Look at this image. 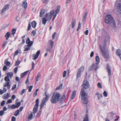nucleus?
<instances>
[{
  "mask_svg": "<svg viewBox=\"0 0 121 121\" xmlns=\"http://www.w3.org/2000/svg\"><path fill=\"white\" fill-rule=\"evenodd\" d=\"M94 68L93 66L92 65L90 66L89 68L88 69V71H91L92 69Z\"/></svg>",
  "mask_w": 121,
  "mask_h": 121,
  "instance_id": "nucleus-49",
  "label": "nucleus"
},
{
  "mask_svg": "<svg viewBox=\"0 0 121 121\" xmlns=\"http://www.w3.org/2000/svg\"><path fill=\"white\" fill-rule=\"evenodd\" d=\"M102 97L103 95L102 94H100L98 97V99L99 101L100 102H102V101L101 99V98H102Z\"/></svg>",
  "mask_w": 121,
  "mask_h": 121,
  "instance_id": "nucleus-30",
  "label": "nucleus"
},
{
  "mask_svg": "<svg viewBox=\"0 0 121 121\" xmlns=\"http://www.w3.org/2000/svg\"><path fill=\"white\" fill-rule=\"evenodd\" d=\"M16 31V29L14 28H13L12 30V34L14 35V34H15Z\"/></svg>",
  "mask_w": 121,
  "mask_h": 121,
  "instance_id": "nucleus-45",
  "label": "nucleus"
},
{
  "mask_svg": "<svg viewBox=\"0 0 121 121\" xmlns=\"http://www.w3.org/2000/svg\"><path fill=\"white\" fill-rule=\"evenodd\" d=\"M5 82V84H4V87H5L8 85H9L10 84H9V82Z\"/></svg>",
  "mask_w": 121,
  "mask_h": 121,
  "instance_id": "nucleus-48",
  "label": "nucleus"
},
{
  "mask_svg": "<svg viewBox=\"0 0 121 121\" xmlns=\"http://www.w3.org/2000/svg\"><path fill=\"white\" fill-rule=\"evenodd\" d=\"M116 54L119 57L121 60V50L120 49H117L116 51Z\"/></svg>",
  "mask_w": 121,
  "mask_h": 121,
  "instance_id": "nucleus-14",
  "label": "nucleus"
},
{
  "mask_svg": "<svg viewBox=\"0 0 121 121\" xmlns=\"http://www.w3.org/2000/svg\"><path fill=\"white\" fill-rule=\"evenodd\" d=\"M3 90H2L1 89H0V94L2 95L3 94V93L6 92L7 91V89L4 88V87L3 88Z\"/></svg>",
  "mask_w": 121,
  "mask_h": 121,
  "instance_id": "nucleus-24",
  "label": "nucleus"
},
{
  "mask_svg": "<svg viewBox=\"0 0 121 121\" xmlns=\"http://www.w3.org/2000/svg\"><path fill=\"white\" fill-rule=\"evenodd\" d=\"M17 108V107H16V105H15V104H13L12 105L11 107V108L12 109H14L15 108Z\"/></svg>",
  "mask_w": 121,
  "mask_h": 121,
  "instance_id": "nucleus-52",
  "label": "nucleus"
},
{
  "mask_svg": "<svg viewBox=\"0 0 121 121\" xmlns=\"http://www.w3.org/2000/svg\"><path fill=\"white\" fill-rule=\"evenodd\" d=\"M76 19L75 18H73L72 19V22L71 24L72 25V28L73 29V28L76 23Z\"/></svg>",
  "mask_w": 121,
  "mask_h": 121,
  "instance_id": "nucleus-16",
  "label": "nucleus"
},
{
  "mask_svg": "<svg viewBox=\"0 0 121 121\" xmlns=\"http://www.w3.org/2000/svg\"><path fill=\"white\" fill-rule=\"evenodd\" d=\"M40 53V50L36 52V54H34L33 55V56L34 58L33 59L34 60H35L37 59Z\"/></svg>",
  "mask_w": 121,
  "mask_h": 121,
  "instance_id": "nucleus-13",
  "label": "nucleus"
},
{
  "mask_svg": "<svg viewBox=\"0 0 121 121\" xmlns=\"http://www.w3.org/2000/svg\"><path fill=\"white\" fill-rule=\"evenodd\" d=\"M83 121H89L87 114H86L85 117Z\"/></svg>",
  "mask_w": 121,
  "mask_h": 121,
  "instance_id": "nucleus-35",
  "label": "nucleus"
},
{
  "mask_svg": "<svg viewBox=\"0 0 121 121\" xmlns=\"http://www.w3.org/2000/svg\"><path fill=\"white\" fill-rule=\"evenodd\" d=\"M81 23L80 22L78 24V28L77 29V30L78 31L80 28H81Z\"/></svg>",
  "mask_w": 121,
  "mask_h": 121,
  "instance_id": "nucleus-53",
  "label": "nucleus"
},
{
  "mask_svg": "<svg viewBox=\"0 0 121 121\" xmlns=\"http://www.w3.org/2000/svg\"><path fill=\"white\" fill-rule=\"evenodd\" d=\"M42 23L43 24H45L47 21V20L46 19V18L44 17L42 18Z\"/></svg>",
  "mask_w": 121,
  "mask_h": 121,
  "instance_id": "nucleus-27",
  "label": "nucleus"
},
{
  "mask_svg": "<svg viewBox=\"0 0 121 121\" xmlns=\"http://www.w3.org/2000/svg\"><path fill=\"white\" fill-rule=\"evenodd\" d=\"M65 97V95H64L61 96L60 98L59 103L61 104L63 103L66 99Z\"/></svg>",
  "mask_w": 121,
  "mask_h": 121,
  "instance_id": "nucleus-10",
  "label": "nucleus"
},
{
  "mask_svg": "<svg viewBox=\"0 0 121 121\" xmlns=\"http://www.w3.org/2000/svg\"><path fill=\"white\" fill-rule=\"evenodd\" d=\"M105 22L108 24V27H111L114 29L116 28V24L113 18L110 14L107 15L105 17Z\"/></svg>",
  "mask_w": 121,
  "mask_h": 121,
  "instance_id": "nucleus-2",
  "label": "nucleus"
},
{
  "mask_svg": "<svg viewBox=\"0 0 121 121\" xmlns=\"http://www.w3.org/2000/svg\"><path fill=\"white\" fill-rule=\"evenodd\" d=\"M54 42L51 40H49L48 41V46L53 47L54 45Z\"/></svg>",
  "mask_w": 121,
  "mask_h": 121,
  "instance_id": "nucleus-15",
  "label": "nucleus"
},
{
  "mask_svg": "<svg viewBox=\"0 0 121 121\" xmlns=\"http://www.w3.org/2000/svg\"><path fill=\"white\" fill-rule=\"evenodd\" d=\"M7 75L9 77L12 78L13 76V73L12 72L8 73H7Z\"/></svg>",
  "mask_w": 121,
  "mask_h": 121,
  "instance_id": "nucleus-22",
  "label": "nucleus"
},
{
  "mask_svg": "<svg viewBox=\"0 0 121 121\" xmlns=\"http://www.w3.org/2000/svg\"><path fill=\"white\" fill-rule=\"evenodd\" d=\"M76 91H74L73 92L72 94L71 97V99H73L75 97L76 94Z\"/></svg>",
  "mask_w": 121,
  "mask_h": 121,
  "instance_id": "nucleus-25",
  "label": "nucleus"
},
{
  "mask_svg": "<svg viewBox=\"0 0 121 121\" xmlns=\"http://www.w3.org/2000/svg\"><path fill=\"white\" fill-rule=\"evenodd\" d=\"M15 80L19 83L20 82L19 78L18 77H16Z\"/></svg>",
  "mask_w": 121,
  "mask_h": 121,
  "instance_id": "nucleus-60",
  "label": "nucleus"
},
{
  "mask_svg": "<svg viewBox=\"0 0 121 121\" xmlns=\"http://www.w3.org/2000/svg\"><path fill=\"white\" fill-rule=\"evenodd\" d=\"M8 42L6 40V41H4L2 45V48L4 49L5 47V45L7 44Z\"/></svg>",
  "mask_w": 121,
  "mask_h": 121,
  "instance_id": "nucleus-34",
  "label": "nucleus"
},
{
  "mask_svg": "<svg viewBox=\"0 0 121 121\" xmlns=\"http://www.w3.org/2000/svg\"><path fill=\"white\" fill-rule=\"evenodd\" d=\"M19 113V109H18L15 112L14 114V115L15 116H17Z\"/></svg>",
  "mask_w": 121,
  "mask_h": 121,
  "instance_id": "nucleus-38",
  "label": "nucleus"
},
{
  "mask_svg": "<svg viewBox=\"0 0 121 121\" xmlns=\"http://www.w3.org/2000/svg\"><path fill=\"white\" fill-rule=\"evenodd\" d=\"M4 80L6 81L10 82L9 78V77L7 76H6L4 79Z\"/></svg>",
  "mask_w": 121,
  "mask_h": 121,
  "instance_id": "nucleus-40",
  "label": "nucleus"
},
{
  "mask_svg": "<svg viewBox=\"0 0 121 121\" xmlns=\"http://www.w3.org/2000/svg\"><path fill=\"white\" fill-rule=\"evenodd\" d=\"M81 72L78 70L77 73V78L80 77L81 76Z\"/></svg>",
  "mask_w": 121,
  "mask_h": 121,
  "instance_id": "nucleus-41",
  "label": "nucleus"
},
{
  "mask_svg": "<svg viewBox=\"0 0 121 121\" xmlns=\"http://www.w3.org/2000/svg\"><path fill=\"white\" fill-rule=\"evenodd\" d=\"M84 68H85L84 67L82 66L81 68L78 69V70L82 72L84 71Z\"/></svg>",
  "mask_w": 121,
  "mask_h": 121,
  "instance_id": "nucleus-39",
  "label": "nucleus"
},
{
  "mask_svg": "<svg viewBox=\"0 0 121 121\" xmlns=\"http://www.w3.org/2000/svg\"><path fill=\"white\" fill-rule=\"evenodd\" d=\"M60 9V5H58L57 8V9L55 10L56 13H59Z\"/></svg>",
  "mask_w": 121,
  "mask_h": 121,
  "instance_id": "nucleus-26",
  "label": "nucleus"
},
{
  "mask_svg": "<svg viewBox=\"0 0 121 121\" xmlns=\"http://www.w3.org/2000/svg\"><path fill=\"white\" fill-rule=\"evenodd\" d=\"M18 70V67H15L14 69V72L15 73H17Z\"/></svg>",
  "mask_w": 121,
  "mask_h": 121,
  "instance_id": "nucleus-64",
  "label": "nucleus"
},
{
  "mask_svg": "<svg viewBox=\"0 0 121 121\" xmlns=\"http://www.w3.org/2000/svg\"><path fill=\"white\" fill-rule=\"evenodd\" d=\"M9 5L8 4L5 5L2 9L1 12V13L2 14L4 13L5 11L8 9L9 7Z\"/></svg>",
  "mask_w": 121,
  "mask_h": 121,
  "instance_id": "nucleus-12",
  "label": "nucleus"
},
{
  "mask_svg": "<svg viewBox=\"0 0 121 121\" xmlns=\"http://www.w3.org/2000/svg\"><path fill=\"white\" fill-rule=\"evenodd\" d=\"M9 94L8 93L7 94H4V96H3V98L4 99H8L9 97Z\"/></svg>",
  "mask_w": 121,
  "mask_h": 121,
  "instance_id": "nucleus-31",
  "label": "nucleus"
},
{
  "mask_svg": "<svg viewBox=\"0 0 121 121\" xmlns=\"http://www.w3.org/2000/svg\"><path fill=\"white\" fill-rule=\"evenodd\" d=\"M36 23L35 21H33L31 23V25L32 27L35 28V27L36 25Z\"/></svg>",
  "mask_w": 121,
  "mask_h": 121,
  "instance_id": "nucleus-28",
  "label": "nucleus"
},
{
  "mask_svg": "<svg viewBox=\"0 0 121 121\" xmlns=\"http://www.w3.org/2000/svg\"><path fill=\"white\" fill-rule=\"evenodd\" d=\"M9 24H5L3 25L1 29L3 30L6 28L8 26Z\"/></svg>",
  "mask_w": 121,
  "mask_h": 121,
  "instance_id": "nucleus-43",
  "label": "nucleus"
},
{
  "mask_svg": "<svg viewBox=\"0 0 121 121\" xmlns=\"http://www.w3.org/2000/svg\"><path fill=\"white\" fill-rule=\"evenodd\" d=\"M28 72L29 71H27L23 73H21L20 74L21 78H22L25 76L28 73Z\"/></svg>",
  "mask_w": 121,
  "mask_h": 121,
  "instance_id": "nucleus-18",
  "label": "nucleus"
},
{
  "mask_svg": "<svg viewBox=\"0 0 121 121\" xmlns=\"http://www.w3.org/2000/svg\"><path fill=\"white\" fill-rule=\"evenodd\" d=\"M5 64H6V65L8 66H9L10 65V62L9 61H6H6L5 62Z\"/></svg>",
  "mask_w": 121,
  "mask_h": 121,
  "instance_id": "nucleus-54",
  "label": "nucleus"
},
{
  "mask_svg": "<svg viewBox=\"0 0 121 121\" xmlns=\"http://www.w3.org/2000/svg\"><path fill=\"white\" fill-rule=\"evenodd\" d=\"M83 88L81 89L80 94L82 96V99L83 101V103L85 104H88V101L87 97V95L85 92L84 89H88L90 87L89 82L86 80H84L82 85Z\"/></svg>",
  "mask_w": 121,
  "mask_h": 121,
  "instance_id": "nucleus-1",
  "label": "nucleus"
},
{
  "mask_svg": "<svg viewBox=\"0 0 121 121\" xmlns=\"http://www.w3.org/2000/svg\"><path fill=\"white\" fill-rule=\"evenodd\" d=\"M109 39L110 37L108 34H107V35L105 36V39L104 41V45L103 47H106V44L107 43H109Z\"/></svg>",
  "mask_w": 121,
  "mask_h": 121,
  "instance_id": "nucleus-7",
  "label": "nucleus"
},
{
  "mask_svg": "<svg viewBox=\"0 0 121 121\" xmlns=\"http://www.w3.org/2000/svg\"><path fill=\"white\" fill-rule=\"evenodd\" d=\"M53 47L48 46L46 49V51H48L51 52Z\"/></svg>",
  "mask_w": 121,
  "mask_h": 121,
  "instance_id": "nucleus-29",
  "label": "nucleus"
},
{
  "mask_svg": "<svg viewBox=\"0 0 121 121\" xmlns=\"http://www.w3.org/2000/svg\"><path fill=\"white\" fill-rule=\"evenodd\" d=\"M98 64H97V63H95L93 64H92V65L93 66V67H98Z\"/></svg>",
  "mask_w": 121,
  "mask_h": 121,
  "instance_id": "nucleus-50",
  "label": "nucleus"
},
{
  "mask_svg": "<svg viewBox=\"0 0 121 121\" xmlns=\"http://www.w3.org/2000/svg\"><path fill=\"white\" fill-rule=\"evenodd\" d=\"M87 15V13H85V14L83 17V19L82 21L83 22H84L86 20V17Z\"/></svg>",
  "mask_w": 121,
  "mask_h": 121,
  "instance_id": "nucleus-42",
  "label": "nucleus"
},
{
  "mask_svg": "<svg viewBox=\"0 0 121 121\" xmlns=\"http://www.w3.org/2000/svg\"><path fill=\"white\" fill-rule=\"evenodd\" d=\"M101 103V104L104 107L106 105V102L105 101L103 103L102 102Z\"/></svg>",
  "mask_w": 121,
  "mask_h": 121,
  "instance_id": "nucleus-62",
  "label": "nucleus"
},
{
  "mask_svg": "<svg viewBox=\"0 0 121 121\" xmlns=\"http://www.w3.org/2000/svg\"><path fill=\"white\" fill-rule=\"evenodd\" d=\"M22 6H23L24 8H26L27 7V4L26 1H24L22 2Z\"/></svg>",
  "mask_w": 121,
  "mask_h": 121,
  "instance_id": "nucleus-23",
  "label": "nucleus"
},
{
  "mask_svg": "<svg viewBox=\"0 0 121 121\" xmlns=\"http://www.w3.org/2000/svg\"><path fill=\"white\" fill-rule=\"evenodd\" d=\"M24 47L25 49L24 50V51H27L30 50V47Z\"/></svg>",
  "mask_w": 121,
  "mask_h": 121,
  "instance_id": "nucleus-44",
  "label": "nucleus"
},
{
  "mask_svg": "<svg viewBox=\"0 0 121 121\" xmlns=\"http://www.w3.org/2000/svg\"><path fill=\"white\" fill-rule=\"evenodd\" d=\"M7 66L6 65H4L3 67V71H5L7 70Z\"/></svg>",
  "mask_w": 121,
  "mask_h": 121,
  "instance_id": "nucleus-55",
  "label": "nucleus"
},
{
  "mask_svg": "<svg viewBox=\"0 0 121 121\" xmlns=\"http://www.w3.org/2000/svg\"><path fill=\"white\" fill-rule=\"evenodd\" d=\"M111 114V115L110 117V118L112 119L113 117V116L114 115H116V114L115 113H113L112 112H111L110 113Z\"/></svg>",
  "mask_w": 121,
  "mask_h": 121,
  "instance_id": "nucleus-46",
  "label": "nucleus"
},
{
  "mask_svg": "<svg viewBox=\"0 0 121 121\" xmlns=\"http://www.w3.org/2000/svg\"><path fill=\"white\" fill-rule=\"evenodd\" d=\"M36 34V31L33 30L32 31V32L31 33V35L32 37H34L35 35Z\"/></svg>",
  "mask_w": 121,
  "mask_h": 121,
  "instance_id": "nucleus-36",
  "label": "nucleus"
},
{
  "mask_svg": "<svg viewBox=\"0 0 121 121\" xmlns=\"http://www.w3.org/2000/svg\"><path fill=\"white\" fill-rule=\"evenodd\" d=\"M10 36V33L9 32H7L4 36V37H6L5 39L6 40H7L9 38Z\"/></svg>",
  "mask_w": 121,
  "mask_h": 121,
  "instance_id": "nucleus-17",
  "label": "nucleus"
},
{
  "mask_svg": "<svg viewBox=\"0 0 121 121\" xmlns=\"http://www.w3.org/2000/svg\"><path fill=\"white\" fill-rule=\"evenodd\" d=\"M33 112H31V113L29 115L28 118V119L29 121L32 119L33 117Z\"/></svg>",
  "mask_w": 121,
  "mask_h": 121,
  "instance_id": "nucleus-20",
  "label": "nucleus"
},
{
  "mask_svg": "<svg viewBox=\"0 0 121 121\" xmlns=\"http://www.w3.org/2000/svg\"><path fill=\"white\" fill-rule=\"evenodd\" d=\"M19 53V51L18 50H17L14 53V56H15L17 55Z\"/></svg>",
  "mask_w": 121,
  "mask_h": 121,
  "instance_id": "nucleus-61",
  "label": "nucleus"
},
{
  "mask_svg": "<svg viewBox=\"0 0 121 121\" xmlns=\"http://www.w3.org/2000/svg\"><path fill=\"white\" fill-rule=\"evenodd\" d=\"M40 73H38L37 75V76L36 78V81L37 82L39 80V78L40 77Z\"/></svg>",
  "mask_w": 121,
  "mask_h": 121,
  "instance_id": "nucleus-37",
  "label": "nucleus"
},
{
  "mask_svg": "<svg viewBox=\"0 0 121 121\" xmlns=\"http://www.w3.org/2000/svg\"><path fill=\"white\" fill-rule=\"evenodd\" d=\"M31 27V26L30 25V23L29 24H28V28L27 29V30L29 31V30L30 28Z\"/></svg>",
  "mask_w": 121,
  "mask_h": 121,
  "instance_id": "nucleus-59",
  "label": "nucleus"
},
{
  "mask_svg": "<svg viewBox=\"0 0 121 121\" xmlns=\"http://www.w3.org/2000/svg\"><path fill=\"white\" fill-rule=\"evenodd\" d=\"M103 94L105 97H107V93L106 91H104Z\"/></svg>",
  "mask_w": 121,
  "mask_h": 121,
  "instance_id": "nucleus-56",
  "label": "nucleus"
},
{
  "mask_svg": "<svg viewBox=\"0 0 121 121\" xmlns=\"http://www.w3.org/2000/svg\"><path fill=\"white\" fill-rule=\"evenodd\" d=\"M16 87V84L12 86V90H14Z\"/></svg>",
  "mask_w": 121,
  "mask_h": 121,
  "instance_id": "nucleus-63",
  "label": "nucleus"
},
{
  "mask_svg": "<svg viewBox=\"0 0 121 121\" xmlns=\"http://www.w3.org/2000/svg\"><path fill=\"white\" fill-rule=\"evenodd\" d=\"M55 12L53 10L50 12L49 13H46L44 17L46 18L47 20V21H49L52 17V15H53V14H54Z\"/></svg>",
  "mask_w": 121,
  "mask_h": 121,
  "instance_id": "nucleus-6",
  "label": "nucleus"
},
{
  "mask_svg": "<svg viewBox=\"0 0 121 121\" xmlns=\"http://www.w3.org/2000/svg\"><path fill=\"white\" fill-rule=\"evenodd\" d=\"M99 48L101 52H102V56L105 60V61H107L109 58V56L108 50L105 49L106 47H102L100 45H99Z\"/></svg>",
  "mask_w": 121,
  "mask_h": 121,
  "instance_id": "nucleus-3",
  "label": "nucleus"
},
{
  "mask_svg": "<svg viewBox=\"0 0 121 121\" xmlns=\"http://www.w3.org/2000/svg\"><path fill=\"white\" fill-rule=\"evenodd\" d=\"M33 87L32 86H28V87L27 88V89H28L29 91V92H30L31 91Z\"/></svg>",
  "mask_w": 121,
  "mask_h": 121,
  "instance_id": "nucleus-47",
  "label": "nucleus"
},
{
  "mask_svg": "<svg viewBox=\"0 0 121 121\" xmlns=\"http://www.w3.org/2000/svg\"><path fill=\"white\" fill-rule=\"evenodd\" d=\"M60 96V94L57 92H54L52 96V98L50 100L51 103L55 104L58 101L59 103V98Z\"/></svg>",
  "mask_w": 121,
  "mask_h": 121,
  "instance_id": "nucleus-4",
  "label": "nucleus"
},
{
  "mask_svg": "<svg viewBox=\"0 0 121 121\" xmlns=\"http://www.w3.org/2000/svg\"><path fill=\"white\" fill-rule=\"evenodd\" d=\"M115 6L117 7V9L118 12H119L121 16V3H115Z\"/></svg>",
  "mask_w": 121,
  "mask_h": 121,
  "instance_id": "nucleus-9",
  "label": "nucleus"
},
{
  "mask_svg": "<svg viewBox=\"0 0 121 121\" xmlns=\"http://www.w3.org/2000/svg\"><path fill=\"white\" fill-rule=\"evenodd\" d=\"M26 43L27 44L24 46L25 47H30L33 45V41H30L29 38H28L26 41Z\"/></svg>",
  "mask_w": 121,
  "mask_h": 121,
  "instance_id": "nucleus-8",
  "label": "nucleus"
},
{
  "mask_svg": "<svg viewBox=\"0 0 121 121\" xmlns=\"http://www.w3.org/2000/svg\"><path fill=\"white\" fill-rule=\"evenodd\" d=\"M97 86L99 88L101 89L102 88V87L100 83H98Z\"/></svg>",
  "mask_w": 121,
  "mask_h": 121,
  "instance_id": "nucleus-57",
  "label": "nucleus"
},
{
  "mask_svg": "<svg viewBox=\"0 0 121 121\" xmlns=\"http://www.w3.org/2000/svg\"><path fill=\"white\" fill-rule=\"evenodd\" d=\"M38 109V107H37V106H34V108L33 109V112H32L33 114H35V113H36Z\"/></svg>",
  "mask_w": 121,
  "mask_h": 121,
  "instance_id": "nucleus-19",
  "label": "nucleus"
},
{
  "mask_svg": "<svg viewBox=\"0 0 121 121\" xmlns=\"http://www.w3.org/2000/svg\"><path fill=\"white\" fill-rule=\"evenodd\" d=\"M21 104V103L20 102H17V103L16 105L17 108H18L20 106Z\"/></svg>",
  "mask_w": 121,
  "mask_h": 121,
  "instance_id": "nucleus-58",
  "label": "nucleus"
},
{
  "mask_svg": "<svg viewBox=\"0 0 121 121\" xmlns=\"http://www.w3.org/2000/svg\"><path fill=\"white\" fill-rule=\"evenodd\" d=\"M36 103L35 104V106H37V107H38L39 105V99H37L36 100Z\"/></svg>",
  "mask_w": 121,
  "mask_h": 121,
  "instance_id": "nucleus-32",
  "label": "nucleus"
},
{
  "mask_svg": "<svg viewBox=\"0 0 121 121\" xmlns=\"http://www.w3.org/2000/svg\"><path fill=\"white\" fill-rule=\"evenodd\" d=\"M107 72L108 73V75L109 76L111 75V70L110 68V66L108 64H107Z\"/></svg>",
  "mask_w": 121,
  "mask_h": 121,
  "instance_id": "nucleus-11",
  "label": "nucleus"
},
{
  "mask_svg": "<svg viewBox=\"0 0 121 121\" xmlns=\"http://www.w3.org/2000/svg\"><path fill=\"white\" fill-rule=\"evenodd\" d=\"M62 84H61L60 86H59L56 88V90H58L60 89H61L62 88Z\"/></svg>",
  "mask_w": 121,
  "mask_h": 121,
  "instance_id": "nucleus-51",
  "label": "nucleus"
},
{
  "mask_svg": "<svg viewBox=\"0 0 121 121\" xmlns=\"http://www.w3.org/2000/svg\"><path fill=\"white\" fill-rule=\"evenodd\" d=\"M95 60L97 64H99V62L100 60L98 56H96Z\"/></svg>",
  "mask_w": 121,
  "mask_h": 121,
  "instance_id": "nucleus-33",
  "label": "nucleus"
},
{
  "mask_svg": "<svg viewBox=\"0 0 121 121\" xmlns=\"http://www.w3.org/2000/svg\"><path fill=\"white\" fill-rule=\"evenodd\" d=\"M45 10L43 9H42L41 10L40 12L39 15L40 17H42L45 14Z\"/></svg>",
  "mask_w": 121,
  "mask_h": 121,
  "instance_id": "nucleus-21",
  "label": "nucleus"
},
{
  "mask_svg": "<svg viewBox=\"0 0 121 121\" xmlns=\"http://www.w3.org/2000/svg\"><path fill=\"white\" fill-rule=\"evenodd\" d=\"M44 95L46 96L45 98H43L42 101L40 105V109H42L45 104V103L47 102L49 98V95L47 93V91H46L44 94Z\"/></svg>",
  "mask_w": 121,
  "mask_h": 121,
  "instance_id": "nucleus-5",
  "label": "nucleus"
}]
</instances>
